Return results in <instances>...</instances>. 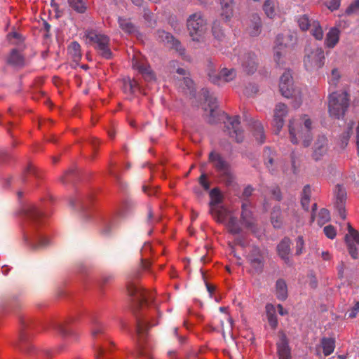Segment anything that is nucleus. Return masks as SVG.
<instances>
[{
  "instance_id": "f257e3e1",
  "label": "nucleus",
  "mask_w": 359,
  "mask_h": 359,
  "mask_svg": "<svg viewBox=\"0 0 359 359\" xmlns=\"http://www.w3.org/2000/svg\"><path fill=\"white\" fill-rule=\"evenodd\" d=\"M202 92L209 107V114L207 118L208 123L215 124L222 120L223 117H225L226 121H224V124L228 134L231 137L234 138L238 143L242 142L244 139V133L240 126L239 117H229L224 112L217 111L216 98L211 95L207 89H203Z\"/></svg>"
},
{
  "instance_id": "f03ea898",
  "label": "nucleus",
  "mask_w": 359,
  "mask_h": 359,
  "mask_svg": "<svg viewBox=\"0 0 359 359\" xmlns=\"http://www.w3.org/2000/svg\"><path fill=\"white\" fill-rule=\"evenodd\" d=\"M311 121L305 115L299 120L292 119L289 123V133L291 142L297 144L299 139L302 140L304 147H308L312 140Z\"/></svg>"
},
{
  "instance_id": "7ed1b4c3",
  "label": "nucleus",
  "mask_w": 359,
  "mask_h": 359,
  "mask_svg": "<svg viewBox=\"0 0 359 359\" xmlns=\"http://www.w3.org/2000/svg\"><path fill=\"white\" fill-rule=\"evenodd\" d=\"M350 99L346 92H333L328 98V111L330 116L343 118L349 107Z\"/></svg>"
},
{
  "instance_id": "20e7f679",
  "label": "nucleus",
  "mask_w": 359,
  "mask_h": 359,
  "mask_svg": "<svg viewBox=\"0 0 359 359\" xmlns=\"http://www.w3.org/2000/svg\"><path fill=\"white\" fill-rule=\"evenodd\" d=\"M208 159L216 171L219 173L222 180L225 184L232 186L234 183L235 177L229 162L220 154L215 151H211L209 154Z\"/></svg>"
},
{
  "instance_id": "39448f33",
  "label": "nucleus",
  "mask_w": 359,
  "mask_h": 359,
  "mask_svg": "<svg viewBox=\"0 0 359 359\" xmlns=\"http://www.w3.org/2000/svg\"><path fill=\"white\" fill-rule=\"evenodd\" d=\"M325 60L324 50L321 47H306L304 65L306 70L310 72L318 70L324 65Z\"/></svg>"
},
{
  "instance_id": "423d86ee",
  "label": "nucleus",
  "mask_w": 359,
  "mask_h": 359,
  "mask_svg": "<svg viewBox=\"0 0 359 359\" xmlns=\"http://www.w3.org/2000/svg\"><path fill=\"white\" fill-rule=\"evenodd\" d=\"M86 38L90 43L95 44V48L98 51L100 55L105 59H110L112 57V53L109 48V38L105 34L98 33L90 29L85 32Z\"/></svg>"
},
{
  "instance_id": "0eeeda50",
  "label": "nucleus",
  "mask_w": 359,
  "mask_h": 359,
  "mask_svg": "<svg viewBox=\"0 0 359 359\" xmlns=\"http://www.w3.org/2000/svg\"><path fill=\"white\" fill-rule=\"evenodd\" d=\"M128 294L133 298V311L135 312L143 304L149 305L154 299V294L138 286L136 283H130L127 286Z\"/></svg>"
},
{
  "instance_id": "6e6552de",
  "label": "nucleus",
  "mask_w": 359,
  "mask_h": 359,
  "mask_svg": "<svg viewBox=\"0 0 359 359\" xmlns=\"http://www.w3.org/2000/svg\"><path fill=\"white\" fill-rule=\"evenodd\" d=\"M187 28L194 41H200L207 29V22L201 12L190 15L187 19Z\"/></svg>"
},
{
  "instance_id": "1a4fd4ad",
  "label": "nucleus",
  "mask_w": 359,
  "mask_h": 359,
  "mask_svg": "<svg viewBox=\"0 0 359 359\" xmlns=\"http://www.w3.org/2000/svg\"><path fill=\"white\" fill-rule=\"evenodd\" d=\"M248 262L251 267L252 273L260 274L264 266V257L262 252L257 247H252L247 256Z\"/></svg>"
},
{
  "instance_id": "9d476101",
  "label": "nucleus",
  "mask_w": 359,
  "mask_h": 359,
  "mask_svg": "<svg viewBox=\"0 0 359 359\" xmlns=\"http://www.w3.org/2000/svg\"><path fill=\"white\" fill-rule=\"evenodd\" d=\"M279 88L281 95L285 97H296L299 95V90L293 87V80L290 71L285 72L280 76Z\"/></svg>"
},
{
  "instance_id": "9b49d317",
  "label": "nucleus",
  "mask_w": 359,
  "mask_h": 359,
  "mask_svg": "<svg viewBox=\"0 0 359 359\" xmlns=\"http://www.w3.org/2000/svg\"><path fill=\"white\" fill-rule=\"evenodd\" d=\"M132 66L133 69L137 70L142 75L146 81H151L155 79L154 73L147 61L144 59L134 57L132 60Z\"/></svg>"
},
{
  "instance_id": "f8f14e48",
  "label": "nucleus",
  "mask_w": 359,
  "mask_h": 359,
  "mask_svg": "<svg viewBox=\"0 0 359 359\" xmlns=\"http://www.w3.org/2000/svg\"><path fill=\"white\" fill-rule=\"evenodd\" d=\"M335 198V208L341 219H346L345 203L346 201V191L344 187L337 184L334 191Z\"/></svg>"
},
{
  "instance_id": "ddd939ff",
  "label": "nucleus",
  "mask_w": 359,
  "mask_h": 359,
  "mask_svg": "<svg viewBox=\"0 0 359 359\" xmlns=\"http://www.w3.org/2000/svg\"><path fill=\"white\" fill-rule=\"evenodd\" d=\"M23 215L30 224L37 226L42 223L43 215L34 205H29L24 208Z\"/></svg>"
},
{
  "instance_id": "4468645a",
  "label": "nucleus",
  "mask_w": 359,
  "mask_h": 359,
  "mask_svg": "<svg viewBox=\"0 0 359 359\" xmlns=\"http://www.w3.org/2000/svg\"><path fill=\"white\" fill-rule=\"evenodd\" d=\"M8 65L15 69H22L27 65V60L24 54L17 48H13L6 57Z\"/></svg>"
},
{
  "instance_id": "2eb2a0df",
  "label": "nucleus",
  "mask_w": 359,
  "mask_h": 359,
  "mask_svg": "<svg viewBox=\"0 0 359 359\" xmlns=\"http://www.w3.org/2000/svg\"><path fill=\"white\" fill-rule=\"evenodd\" d=\"M241 65L247 74H254L257 69L258 62L256 55L252 53H246L240 58Z\"/></svg>"
},
{
  "instance_id": "dca6fc26",
  "label": "nucleus",
  "mask_w": 359,
  "mask_h": 359,
  "mask_svg": "<svg viewBox=\"0 0 359 359\" xmlns=\"http://www.w3.org/2000/svg\"><path fill=\"white\" fill-rule=\"evenodd\" d=\"M23 241L27 245H29L32 250L43 249L49 244L48 239L42 235L29 236L24 234Z\"/></svg>"
},
{
  "instance_id": "f3484780",
  "label": "nucleus",
  "mask_w": 359,
  "mask_h": 359,
  "mask_svg": "<svg viewBox=\"0 0 359 359\" xmlns=\"http://www.w3.org/2000/svg\"><path fill=\"white\" fill-rule=\"evenodd\" d=\"M287 114V107L285 104H276L274 109L273 124L276 128V133L278 134L284 125V117Z\"/></svg>"
},
{
  "instance_id": "a211bd4d",
  "label": "nucleus",
  "mask_w": 359,
  "mask_h": 359,
  "mask_svg": "<svg viewBox=\"0 0 359 359\" xmlns=\"http://www.w3.org/2000/svg\"><path fill=\"white\" fill-rule=\"evenodd\" d=\"M328 149L327 139L325 136H318L313 145L312 156L316 161L320 160L326 154Z\"/></svg>"
},
{
  "instance_id": "6ab92c4d",
  "label": "nucleus",
  "mask_w": 359,
  "mask_h": 359,
  "mask_svg": "<svg viewBox=\"0 0 359 359\" xmlns=\"http://www.w3.org/2000/svg\"><path fill=\"white\" fill-rule=\"evenodd\" d=\"M278 337L279 339L276 345L279 359H291L290 348L286 335L283 332H280Z\"/></svg>"
},
{
  "instance_id": "aec40b11",
  "label": "nucleus",
  "mask_w": 359,
  "mask_h": 359,
  "mask_svg": "<svg viewBox=\"0 0 359 359\" xmlns=\"http://www.w3.org/2000/svg\"><path fill=\"white\" fill-rule=\"evenodd\" d=\"M291 241L288 238H284L277 246L279 256L288 265H292L290 259Z\"/></svg>"
},
{
  "instance_id": "412c9836",
  "label": "nucleus",
  "mask_w": 359,
  "mask_h": 359,
  "mask_svg": "<svg viewBox=\"0 0 359 359\" xmlns=\"http://www.w3.org/2000/svg\"><path fill=\"white\" fill-rule=\"evenodd\" d=\"M154 325H150L149 323H147L144 321L143 320L140 319V318L137 317V326H136V331L137 334L139 336V346H140V354L142 355H146V353L144 350L142 344V338L143 337L144 333L148 330V329Z\"/></svg>"
},
{
  "instance_id": "4be33fe9",
  "label": "nucleus",
  "mask_w": 359,
  "mask_h": 359,
  "mask_svg": "<svg viewBox=\"0 0 359 359\" xmlns=\"http://www.w3.org/2000/svg\"><path fill=\"white\" fill-rule=\"evenodd\" d=\"M210 213L217 222L221 224H224L229 216V211L222 205L210 208Z\"/></svg>"
},
{
  "instance_id": "5701e85b",
  "label": "nucleus",
  "mask_w": 359,
  "mask_h": 359,
  "mask_svg": "<svg viewBox=\"0 0 359 359\" xmlns=\"http://www.w3.org/2000/svg\"><path fill=\"white\" fill-rule=\"evenodd\" d=\"M340 30L337 27H332L326 34L325 46L328 48H333L339 41Z\"/></svg>"
},
{
  "instance_id": "b1692460",
  "label": "nucleus",
  "mask_w": 359,
  "mask_h": 359,
  "mask_svg": "<svg viewBox=\"0 0 359 359\" xmlns=\"http://www.w3.org/2000/svg\"><path fill=\"white\" fill-rule=\"evenodd\" d=\"M241 222L247 228H252L254 226L252 213L247 203L242 204Z\"/></svg>"
},
{
  "instance_id": "393cba45",
  "label": "nucleus",
  "mask_w": 359,
  "mask_h": 359,
  "mask_svg": "<svg viewBox=\"0 0 359 359\" xmlns=\"http://www.w3.org/2000/svg\"><path fill=\"white\" fill-rule=\"evenodd\" d=\"M265 309L268 323L271 328L275 330L278 326L276 308L273 304H267L265 306Z\"/></svg>"
},
{
  "instance_id": "a878e982",
  "label": "nucleus",
  "mask_w": 359,
  "mask_h": 359,
  "mask_svg": "<svg viewBox=\"0 0 359 359\" xmlns=\"http://www.w3.org/2000/svg\"><path fill=\"white\" fill-rule=\"evenodd\" d=\"M222 7V16H223L226 21H229L233 13V0H220Z\"/></svg>"
},
{
  "instance_id": "bb28decb",
  "label": "nucleus",
  "mask_w": 359,
  "mask_h": 359,
  "mask_svg": "<svg viewBox=\"0 0 359 359\" xmlns=\"http://www.w3.org/2000/svg\"><path fill=\"white\" fill-rule=\"evenodd\" d=\"M123 90L125 93L133 95L139 90V84L130 77L123 79Z\"/></svg>"
},
{
  "instance_id": "cd10ccee",
  "label": "nucleus",
  "mask_w": 359,
  "mask_h": 359,
  "mask_svg": "<svg viewBox=\"0 0 359 359\" xmlns=\"http://www.w3.org/2000/svg\"><path fill=\"white\" fill-rule=\"evenodd\" d=\"M276 294L279 300L284 301L287 297V287L283 279H278L276 283Z\"/></svg>"
},
{
  "instance_id": "c85d7f7f",
  "label": "nucleus",
  "mask_w": 359,
  "mask_h": 359,
  "mask_svg": "<svg viewBox=\"0 0 359 359\" xmlns=\"http://www.w3.org/2000/svg\"><path fill=\"white\" fill-rule=\"evenodd\" d=\"M68 53L70 55L72 60L78 62L81 58V46L76 41H73L70 43L68 47Z\"/></svg>"
},
{
  "instance_id": "c756f323",
  "label": "nucleus",
  "mask_w": 359,
  "mask_h": 359,
  "mask_svg": "<svg viewBox=\"0 0 359 359\" xmlns=\"http://www.w3.org/2000/svg\"><path fill=\"white\" fill-rule=\"evenodd\" d=\"M271 223L275 228L279 229L283 223V217L280 207H275L271 212Z\"/></svg>"
},
{
  "instance_id": "7c9ffc66",
  "label": "nucleus",
  "mask_w": 359,
  "mask_h": 359,
  "mask_svg": "<svg viewBox=\"0 0 359 359\" xmlns=\"http://www.w3.org/2000/svg\"><path fill=\"white\" fill-rule=\"evenodd\" d=\"M225 224L229 233L233 235H237L241 232V228L236 217L230 216Z\"/></svg>"
},
{
  "instance_id": "2f4dec72",
  "label": "nucleus",
  "mask_w": 359,
  "mask_h": 359,
  "mask_svg": "<svg viewBox=\"0 0 359 359\" xmlns=\"http://www.w3.org/2000/svg\"><path fill=\"white\" fill-rule=\"evenodd\" d=\"M210 208L219 206V204L222 202L223 196L218 188H214L210 191Z\"/></svg>"
},
{
  "instance_id": "473e14b6",
  "label": "nucleus",
  "mask_w": 359,
  "mask_h": 359,
  "mask_svg": "<svg viewBox=\"0 0 359 359\" xmlns=\"http://www.w3.org/2000/svg\"><path fill=\"white\" fill-rule=\"evenodd\" d=\"M253 135L259 144H263L265 140L264 128L260 122L256 121L253 123Z\"/></svg>"
},
{
  "instance_id": "72a5a7b5",
  "label": "nucleus",
  "mask_w": 359,
  "mask_h": 359,
  "mask_svg": "<svg viewBox=\"0 0 359 359\" xmlns=\"http://www.w3.org/2000/svg\"><path fill=\"white\" fill-rule=\"evenodd\" d=\"M321 344L323 349V353L325 356L330 355L334 352L335 341L333 339L323 338Z\"/></svg>"
},
{
  "instance_id": "f704fd0d",
  "label": "nucleus",
  "mask_w": 359,
  "mask_h": 359,
  "mask_svg": "<svg viewBox=\"0 0 359 359\" xmlns=\"http://www.w3.org/2000/svg\"><path fill=\"white\" fill-rule=\"evenodd\" d=\"M119 27L126 33L133 34L136 32L135 26L128 19L118 18Z\"/></svg>"
},
{
  "instance_id": "c9c22d12",
  "label": "nucleus",
  "mask_w": 359,
  "mask_h": 359,
  "mask_svg": "<svg viewBox=\"0 0 359 359\" xmlns=\"http://www.w3.org/2000/svg\"><path fill=\"white\" fill-rule=\"evenodd\" d=\"M311 28V35L318 41H321L323 39L324 34L322 27L318 20H313Z\"/></svg>"
},
{
  "instance_id": "e433bc0d",
  "label": "nucleus",
  "mask_w": 359,
  "mask_h": 359,
  "mask_svg": "<svg viewBox=\"0 0 359 359\" xmlns=\"http://www.w3.org/2000/svg\"><path fill=\"white\" fill-rule=\"evenodd\" d=\"M311 193V191L310 186L306 185L302 190L301 204L302 208L306 211H308L309 208Z\"/></svg>"
},
{
  "instance_id": "4c0bfd02",
  "label": "nucleus",
  "mask_w": 359,
  "mask_h": 359,
  "mask_svg": "<svg viewBox=\"0 0 359 359\" xmlns=\"http://www.w3.org/2000/svg\"><path fill=\"white\" fill-rule=\"evenodd\" d=\"M263 10L266 15L272 19L276 15V4L275 2L272 0H266L263 5Z\"/></svg>"
},
{
  "instance_id": "58836bf2",
  "label": "nucleus",
  "mask_w": 359,
  "mask_h": 359,
  "mask_svg": "<svg viewBox=\"0 0 359 359\" xmlns=\"http://www.w3.org/2000/svg\"><path fill=\"white\" fill-rule=\"evenodd\" d=\"M236 76L234 69H222L219 72V80L223 79L226 82L232 81Z\"/></svg>"
},
{
  "instance_id": "ea45409f",
  "label": "nucleus",
  "mask_w": 359,
  "mask_h": 359,
  "mask_svg": "<svg viewBox=\"0 0 359 359\" xmlns=\"http://www.w3.org/2000/svg\"><path fill=\"white\" fill-rule=\"evenodd\" d=\"M69 6L77 13H83L86 10L84 0H68Z\"/></svg>"
},
{
  "instance_id": "a19ab883",
  "label": "nucleus",
  "mask_w": 359,
  "mask_h": 359,
  "mask_svg": "<svg viewBox=\"0 0 359 359\" xmlns=\"http://www.w3.org/2000/svg\"><path fill=\"white\" fill-rule=\"evenodd\" d=\"M313 20H310L307 15H300L297 18L298 25L302 31H307L312 26Z\"/></svg>"
},
{
  "instance_id": "79ce46f5",
  "label": "nucleus",
  "mask_w": 359,
  "mask_h": 359,
  "mask_svg": "<svg viewBox=\"0 0 359 359\" xmlns=\"http://www.w3.org/2000/svg\"><path fill=\"white\" fill-rule=\"evenodd\" d=\"M274 152L269 147H266L264 150V162L266 167L271 170L272 168L274 161Z\"/></svg>"
},
{
  "instance_id": "37998d69",
  "label": "nucleus",
  "mask_w": 359,
  "mask_h": 359,
  "mask_svg": "<svg viewBox=\"0 0 359 359\" xmlns=\"http://www.w3.org/2000/svg\"><path fill=\"white\" fill-rule=\"evenodd\" d=\"M252 29L250 31L252 36H257L260 33L262 27V20L259 15H253L252 17Z\"/></svg>"
},
{
  "instance_id": "c03bdc74",
  "label": "nucleus",
  "mask_w": 359,
  "mask_h": 359,
  "mask_svg": "<svg viewBox=\"0 0 359 359\" xmlns=\"http://www.w3.org/2000/svg\"><path fill=\"white\" fill-rule=\"evenodd\" d=\"M180 86L183 88V90H187L189 91L191 95H194V85L192 79L189 77H184L181 81Z\"/></svg>"
},
{
  "instance_id": "a18cd8bd",
  "label": "nucleus",
  "mask_w": 359,
  "mask_h": 359,
  "mask_svg": "<svg viewBox=\"0 0 359 359\" xmlns=\"http://www.w3.org/2000/svg\"><path fill=\"white\" fill-rule=\"evenodd\" d=\"M330 219V214L328 210L325 208H322L319 213L318 217V224L320 226L323 225Z\"/></svg>"
},
{
  "instance_id": "49530a36",
  "label": "nucleus",
  "mask_w": 359,
  "mask_h": 359,
  "mask_svg": "<svg viewBox=\"0 0 359 359\" xmlns=\"http://www.w3.org/2000/svg\"><path fill=\"white\" fill-rule=\"evenodd\" d=\"M104 327L103 325L98 322L95 321L91 329V334L93 338H97L100 335H102L104 333Z\"/></svg>"
},
{
  "instance_id": "de8ad7c7",
  "label": "nucleus",
  "mask_w": 359,
  "mask_h": 359,
  "mask_svg": "<svg viewBox=\"0 0 359 359\" xmlns=\"http://www.w3.org/2000/svg\"><path fill=\"white\" fill-rule=\"evenodd\" d=\"M346 244L348 246V250L349 252V254L353 259H358V252L357 249V244L354 243L351 240L348 238V237L346 238Z\"/></svg>"
},
{
  "instance_id": "09e8293b",
  "label": "nucleus",
  "mask_w": 359,
  "mask_h": 359,
  "mask_svg": "<svg viewBox=\"0 0 359 359\" xmlns=\"http://www.w3.org/2000/svg\"><path fill=\"white\" fill-rule=\"evenodd\" d=\"M212 34L218 40H222L224 36L223 30L222 29L219 22H214L212 25Z\"/></svg>"
},
{
  "instance_id": "8fccbe9b",
  "label": "nucleus",
  "mask_w": 359,
  "mask_h": 359,
  "mask_svg": "<svg viewBox=\"0 0 359 359\" xmlns=\"http://www.w3.org/2000/svg\"><path fill=\"white\" fill-rule=\"evenodd\" d=\"M157 35L158 38L163 42L170 43L171 40H173V36L163 30H158Z\"/></svg>"
},
{
  "instance_id": "3c124183",
  "label": "nucleus",
  "mask_w": 359,
  "mask_h": 359,
  "mask_svg": "<svg viewBox=\"0 0 359 359\" xmlns=\"http://www.w3.org/2000/svg\"><path fill=\"white\" fill-rule=\"evenodd\" d=\"M340 79V74L337 69L334 68L332 70L331 76L329 80V83L334 87L337 86Z\"/></svg>"
},
{
  "instance_id": "603ef678",
  "label": "nucleus",
  "mask_w": 359,
  "mask_h": 359,
  "mask_svg": "<svg viewBox=\"0 0 359 359\" xmlns=\"http://www.w3.org/2000/svg\"><path fill=\"white\" fill-rule=\"evenodd\" d=\"M359 12V0H355L351 5L346 8V13L347 15H352L358 13Z\"/></svg>"
},
{
  "instance_id": "864d4df0",
  "label": "nucleus",
  "mask_w": 359,
  "mask_h": 359,
  "mask_svg": "<svg viewBox=\"0 0 359 359\" xmlns=\"http://www.w3.org/2000/svg\"><path fill=\"white\" fill-rule=\"evenodd\" d=\"M208 75L210 81L213 83H218L219 81V74H217L215 71L210 66L208 69Z\"/></svg>"
},
{
  "instance_id": "5fc2aeb1",
  "label": "nucleus",
  "mask_w": 359,
  "mask_h": 359,
  "mask_svg": "<svg viewBox=\"0 0 359 359\" xmlns=\"http://www.w3.org/2000/svg\"><path fill=\"white\" fill-rule=\"evenodd\" d=\"M323 231L325 236L330 239H334L337 234L335 228L332 225L325 226Z\"/></svg>"
},
{
  "instance_id": "6e6d98bb",
  "label": "nucleus",
  "mask_w": 359,
  "mask_h": 359,
  "mask_svg": "<svg viewBox=\"0 0 359 359\" xmlns=\"http://www.w3.org/2000/svg\"><path fill=\"white\" fill-rule=\"evenodd\" d=\"M169 43L171 44V47L175 49L181 55L184 54L185 50L182 46L181 43L173 37V40H171V42Z\"/></svg>"
},
{
  "instance_id": "4d7b16f0",
  "label": "nucleus",
  "mask_w": 359,
  "mask_h": 359,
  "mask_svg": "<svg viewBox=\"0 0 359 359\" xmlns=\"http://www.w3.org/2000/svg\"><path fill=\"white\" fill-rule=\"evenodd\" d=\"M304 245V242L303 240V237L299 236L297 237L296 240V246H295V254L296 255H300L303 253V248Z\"/></svg>"
},
{
  "instance_id": "13d9d810",
  "label": "nucleus",
  "mask_w": 359,
  "mask_h": 359,
  "mask_svg": "<svg viewBox=\"0 0 359 359\" xmlns=\"http://www.w3.org/2000/svg\"><path fill=\"white\" fill-rule=\"evenodd\" d=\"M54 328L63 337L70 334L71 331L65 325L58 323L56 324Z\"/></svg>"
},
{
  "instance_id": "bf43d9fd",
  "label": "nucleus",
  "mask_w": 359,
  "mask_h": 359,
  "mask_svg": "<svg viewBox=\"0 0 359 359\" xmlns=\"http://www.w3.org/2000/svg\"><path fill=\"white\" fill-rule=\"evenodd\" d=\"M347 237H348V238L351 240L354 243L359 245V232L358 231H355L353 232L346 234L345 236L346 241Z\"/></svg>"
},
{
  "instance_id": "052dcab7",
  "label": "nucleus",
  "mask_w": 359,
  "mask_h": 359,
  "mask_svg": "<svg viewBox=\"0 0 359 359\" xmlns=\"http://www.w3.org/2000/svg\"><path fill=\"white\" fill-rule=\"evenodd\" d=\"M350 137H351V129L349 128L347 130L344 131L341 135V140L342 144H344L345 146H346Z\"/></svg>"
},
{
  "instance_id": "680f3d73",
  "label": "nucleus",
  "mask_w": 359,
  "mask_h": 359,
  "mask_svg": "<svg viewBox=\"0 0 359 359\" xmlns=\"http://www.w3.org/2000/svg\"><path fill=\"white\" fill-rule=\"evenodd\" d=\"M10 158L6 150L0 149V165L5 163Z\"/></svg>"
},
{
  "instance_id": "e2e57ef3",
  "label": "nucleus",
  "mask_w": 359,
  "mask_h": 359,
  "mask_svg": "<svg viewBox=\"0 0 359 359\" xmlns=\"http://www.w3.org/2000/svg\"><path fill=\"white\" fill-rule=\"evenodd\" d=\"M282 48L283 46H280V47H276L274 50V60L276 62L277 64L280 63V60L282 56Z\"/></svg>"
},
{
  "instance_id": "0e129e2a",
  "label": "nucleus",
  "mask_w": 359,
  "mask_h": 359,
  "mask_svg": "<svg viewBox=\"0 0 359 359\" xmlns=\"http://www.w3.org/2000/svg\"><path fill=\"white\" fill-rule=\"evenodd\" d=\"M199 182L201 185L204 188L205 190H208L210 189V184L206 180V175L202 174L199 178Z\"/></svg>"
},
{
  "instance_id": "69168bd1",
  "label": "nucleus",
  "mask_w": 359,
  "mask_h": 359,
  "mask_svg": "<svg viewBox=\"0 0 359 359\" xmlns=\"http://www.w3.org/2000/svg\"><path fill=\"white\" fill-rule=\"evenodd\" d=\"M340 0H331L328 3V8L331 11H335L339 8Z\"/></svg>"
},
{
  "instance_id": "338daca9",
  "label": "nucleus",
  "mask_w": 359,
  "mask_h": 359,
  "mask_svg": "<svg viewBox=\"0 0 359 359\" xmlns=\"http://www.w3.org/2000/svg\"><path fill=\"white\" fill-rule=\"evenodd\" d=\"M79 205H80V206H81V208L83 210H85L86 209H87V208H88V205H87V204H86L85 202H83V201H79V200H78V199H76H76H72V200H71V201H70V204H71V205H72V206H73V207H74V206H75V205H77V204H79Z\"/></svg>"
},
{
  "instance_id": "774afa93",
  "label": "nucleus",
  "mask_w": 359,
  "mask_h": 359,
  "mask_svg": "<svg viewBox=\"0 0 359 359\" xmlns=\"http://www.w3.org/2000/svg\"><path fill=\"white\" fill-rule=\"evenodd\" d=\"M271 194L274 199L280 201L282 198L281 192L278 187H275L271 189Z\"/></svg>"
}]
</instances>
